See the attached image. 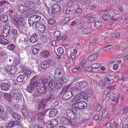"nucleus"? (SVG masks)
<instances>
[{"mask_svg":"<svg viewBox=\"0 0 128 128\" xmlns=\"http://www.w3.org/2000/svg\"><path fill=\"white\" fill-rule=\"evenodd\" d=\"M41 40L44 42L46 43L48 41V39L45 36H44L42 37Z\"/></svg>","mask_w":128,"mask_h":128,"instance_id":"54","label":"nucleus"},{"mask_svg":"<svg viewBox=\"0 0 128 128\" xmlns=\"http://www.w3.org/2000/svg\"><path fill=\"white\" fill-rule=\"evenodd\" d=\"M24 72L26 75H29L31 74L30 71L28 70H24Z\"/></svg>","mask_w":128,"mask_h":128,"instance_id":"63","label":"nucleus"},{"mask_svg":"<svg viewBox=\"0 0 128 128\" xmlns=\"http://www.w3.org/2000/svg\"><path fill=\"white\" fill-rule=\"evenodd\" d=\"M119 97V96L117 94H114L113 98H112V102L114 104H116L118 101V100Z\"/></svg>","mask_w":128,"mask_h":128,"instance_id":"36","label":"nucleus"},{"mask_svg":"<svg viewBox=\"0 0 128 128\" xmlns=\"http://www.w3.org/2000/svg\"><path fill=\"white\" fill-rule=\"evenodd\" d=\"M24 78V76L23 75H20L17 78V81L18 82H22Z\"/></svg>","mask_w":128,"mask_h":128,"instance_id":"45","label":"nucleus"},{"mask_svg":"<svg viewBox=\"0 0 128 128\" xmlns=\"http://www.w3.org/2000/svg\"><path fill=\"white\" fill-rule=\"evenodd\" d=\"M79 95L85 99L88 98L87 94L84 92H81L80 93Z\"/></svg>","mask_w":128,"mask_h":128,"instance_id":"47","label":"nucleus"},{"mask_svg":"<svg viewBox=\"0 0 128 128\" xmlns=\"http://www.w3.org/2000/svg\"><path fill=\"white\" fill-rule=\"evenodd\" d=\"M94 25L96 28L100 29L101 28L102 26V23L100 21H96L95 22Z\"/></svg>","mask_w":128,"mask_h":128,"instance_id":"41","label":"nucleus"},{"mask_svg":"<svg viewBox=\"0 0 128 128\" xmlns=\"http://www.w3.org/2000/svg\"><path fill=\"white\" fill-rule=\"evenodd\" d=\"M58 122L56 119H54L51 121L47 122L46 126L47 128H53L57 125Z\"/></svg>","mask_w":128,"mask_h":128,"instance_id":"7","label":"nucleus"},{"mask_svg":"<svg viewBox=\"0 0 128 128\" xmlns=\"http://www.w3.org/2000/svg\"><path fill=\"white\" fill-rule=\"evenodd\" d=\"M6 109L10 113L12 114L13 113L12 109L10 106L6 107Z\"/></svg>","mask_w":128,"mask_h":128,"instance_id":"59","label":"nucleus"},{"mask_svg":"<svg viewBox=\"0 0 128 128\" xmlns=\"http://www.w3.org/2000/svg\"><path fill=\"white\" fill-rule=\"evenodd\" d=\"M42 45L41 44H36L33 47H35L36 48V49L38 50H40L42 49Z\"/></svg>","mask_w":128,"mask_h":128,"instance_id":"53","label":"nucleus"},{"mask_svg":"<svg viewBox=\"0 0 128 128\" xmlns=\"http://www.w3.org/2000/svg\"><path fill=\"white\" fill-rule=\"evenodd\" d=\"M36 26L37 30L41 32L44 33L46 30L45 26L40 22H37L36 24Z\"/></svg>","mask_w":128,"mask_h":128,"instance_id":"6","label":"nucleus"},{"mask_svg":"<svg viewBox=\"0 0 128 128\" xmlns=\"http://www.w3.org/2000/svg\"><path fill=\"white\" fill-rule=\"evenodd\" d=\"M86 93L87 94L88 98V97H89L92 95L93 93L91 90L88 89V90L87 93Z\"/></svg>","mask_w":128,"mask_h":128,"instance_id":"56","label":"nucleus"},{"mask_svg":"<svg viewBox=\"0 0 128 128\" xmlns=\"http://www.w3.org/2000/svg\"><path fill=\"white\" fill-rule=\"evenodd\" d=\"M51 53L48 50H44L40 52V55L43 58H46L50 55Z\"/></svg>","mask_w":128,"mask_h":128,"instance_id":"13","label":"nucleus"},{"mask_svg":"<svg viewBox=\"0 0 128 128\" xmlns=\"http://www.w3.org/2000/svg\"><path fill=\"white\" fill-rule=\"evenodd\" d=\"M22 111L23 115L24 116H27L28 115L29 112L27 110L26 106H23Z\"/></svg>","mask_w":128,"mask_h":128,"instance_id":"26","label":"nucleus"},{"mask_svg":"<svg viewBox=\"0 0 128 128\" xmlns=\"http://www.w3.org/2000/svg\"><path fill=\"white\" fill-rule=\"evenodd\" d=\"M61 34L59 30H57L56 31L54 34V37H58L56 38V40H59L61 39V38L60 37V36L61 35Z\"/></svg>","mask_w":128,"mask_h":128,"instance_id":"29","label":"nucleus"},{"mask_svg":"<svg viewBox=\"0 0 128 128\" xmlns=\"http://www.w3.org/2000/svg\"><path fill=\"white\" fill-rule=\"evenodd\" d=\"M99 55V54L98 53H96L90 55L88 57V60L90 61L94 60L97 59Z\"/></svg>","mask_w":128,"mask_h":128,"instance_id":"18","label":"nucleus"},{"mask_svg":"<svg viewBox=\"0 0 128 128\" xmlns=\"http://www.w3.org/2000/svg\"><path fill=\"white\" fill-rule=\"evenodd\" d=\"M20 122H19L12 121L9 123L6 124V126L7 128H10L11 127H13L14 125H17L18 126H20ZM20 126H19L18 127L20 128Z\"/></svg>","mask_w":128,"mask_h":128,"instance_id":"12","label":"nucleus"},{"mask_svg":"<svg viewBox=\"0 0 128 128\" xmlns=\"http://www.w3.org/2000/svg\"><path fill=\"white\" fill-rule=\"evenodd\" d=\"M78 106L80 108V109H82L86 108L87 106V104L84 101H81L78 102Z\"/></svg>","mask_w":128,"mask_h":128,"instance_id":"21","label":"nucleus"},{"mask_svg":"<svg viewBox=\"0 0 128 128\" xmlns=\"http://www.w3.org/2000/svg\"><path fill=\"white\" fill-rule=\"evenodd\" d=\"M74 4L72 0H70L68 2L67 4V6L68 7H70L72 6Z\"/></svg>","mask_w":128,"mask_h":128,"instance_id":"64","label":"nucleus"},{"mask_svg":"<svg viewBox=\"0 0 128 128\" xmlns=\"http://www.w3.org/2000/svg\"><path fill=\"white\" fill-rule=\"evenodd\" d=\"M101 66L100 64L98 63H95L92 64L91 65V67L92 68H93V70H96V71L98 70V68L100 67Z\"/></svg>","mask_w":128,"mask_h":128,"instance_id":"38","label":"nucleus"},{"mask_svg":"<svg viewBox=\"0 0 128 128\" xmlns=\"http://www.w3.org/2000/svg\"><path fill=\"white\" fill-rule=\"evenodd\" d=\"M15 46L12 44H10L7 46V48L10 50H14L15 48Z\"/></svg>","mask_w":128,"mask_h":128,"instance_id":"50","label":"nucleus"},{"mask_svg":"<svg viewBox=\"0 0 128 128\" xmlns=\"http://www.w3.org/2000/svg\"><path fill=\"white\" fill-rule=\"evenodd\" d=\"M8 19V16L5 15L2 16H0V20L3 22H7Z\"/></svg>","mask_w":128,"mask_h":128,"instance_id":"39","label":"nucleus"},{"mask_svg":"<svg viewBox=\"0 0 128 128\" xmlns=\"http://www.w3.org/2000/svg\"><path fill=\"white\" fill-rule=\"evenodd\" d=\"M105 79L106 81L110 82V84L114 82V80L113 79H112L110 80L108 77H106L105 78Z\"/></svg>","mask_w":128,"mask_h":128,"instance_id":"60","label":"nucleus"},{"mask_svg":"<svg viewBox=\"0 0 128 128\" xmlns=\"http://www.w3.org/2000/svg\"><path fill=\"white\" fill-rule=\"evenodd\" d=\"M109 109L108 108H104L102 112V116L103 118H105L108 112Z\"/></svg>","mask_w":128,"mask_h":128,"instance_id":"30","label":"nucleus"},{"mask_svg":"<svg viewBox=\"0 0 128 128\" xmlns=\"http://www.w3.org/2000/svg\"><path fill=\"white\" fill-rule=\"evenodd\" d=\"M107 84L106 82H104L102 80H100L99 82V84L100 86H105Z\"/></svg>","mask_w":128,"mask_h":128,"instance_id":"51","label":"nucleus"},{"mask_svg":"<svg viewBox=\"0 0 128 128\" xmlns=\"http://www.w3.org/2000/svg\"><path fill=\"white\" fill-rule=\"evenodd\" d=\"M38 35L35 34L32 36L30 38V40L32 43H34L38 40Z\"/></svg>","mask_w":128,"mask_h":128,"instance_id":"31","label":"nucleus"},{"mask_svg":"<svg viewBox=\"0 0 128 128\" xmlns=\"http://www.w3.org/2000/svg\"><path fill=\"white\" fill-rule=\"evenodd\" d=\"M96 19L95 18L93 17H91L88 20V23H90L91 22H92L96 20Z\"/></svg>","mask_w":128,"mask_h":128,"instance_id":"57","label":"nucleus"},{"mask_svg":"<svg viewBox=\"0 0 128 128\" xmlns=\"http://www.w3.org/2000/svg\"><path fill=\"white\" fill-rule=\"evenodd\" d=\"M6 114L4 111V108L2 106H0V117L4 118L6 117Z\"/></svg>","mask_w":128,"mask_h":128,"instance_id":"23","label":"nucleus"},{"mask_svg":"<svg viewBox=\"0 0 128 128\" xmlns=\"http://www.w3.org/2000/svg\"><path fill=\"white\" fill-rule=\"evenodd\" d=\"M110 14H108L103 16L102 18L104 20H106L109 19L110 18Z\"/></svg>","mask_w":128,"mask_h":128,"instance_id":"49","label":"nucleus"},{"mask_svg":"<svg viewBox=\"0 0 128 128\" xmlns=\"http://www.w3.org/2000/svg\"><path fill=\"white\" fill-rule=\"evenodd\" d=\"M75 12L78 14H82V10L81 8H77L76 10L75 11Z\"/></svg>","mask_w":128,"mask_h":128,"instance_id":"62","label":"nucleus"},{"mask_svg":"<svg viewBox=\"0 0 128 128\" xmlns=\"http://www.w3.org/2000/svg\"><path fill=\"white\" fill-rule=\"evenodd\" d=\"M58 52L60 54H62L64 52V50L62 47L58 48L57 50Z\"/></svg>","mask_w":128,"mask_h":128,"instance_id":"61","label":"nucleus"},{"mask_svg":"<svg viewBox=\"0 0 128 128\" xmlns=\"http://www.w3.org/2000/svg\"><path fill=\"white\" fill-rule=\"evenodd\" d=\"M81 88H86L88 85V83L87 82L85 81H83L80 82Z\"/></svg>","mask_w":128,"mask_h":128,"instance_id":"43","label":"nucleus"},{"mask_svg":"<svg viewBox=\"0 0 128 128\" xmlns=\"http://www.w3.org/2000/svg\"><path fill=\"white\" fill-rule=\"evenodd\" d=\"M41 17L40 16L36 15H32L28 18V23L30 26H32L33 24L40 21Z\"/></svg>","mask_w":128,"mask_h":128,"instance_id":"2","label":"nucleus"},{"mask_svg":"<svg viewBox=\"0 0 128 128\" xmlns=\"http://www.w3.org/2000/svg\"><path fill=\"white\" fill-rule=\"evenodd\" d=\"M81 88L80 82H79L76 84L74 87L71 89V90L73 92H74L75 93L80 90Z\"/></svg>","mask_w":128,"mask_h":128,"instance_id":"15","label":"nucleus"},{"mask_svg":"<svg viewBox=\"0 0 128 128\" xmlns=\"http://www.w3.org/2000/svg\"><path fill=\"white\" fill-rule=\"evenodd\" d=\"M13 19L14 20V22L16 26L18 27H20L23 20L22 18L20 16L16 15L14 17Z\"/></svg>","mask_w":128,"mask_h":128,"instance_id":"4","label":"nucleus"},{"mask_svg":"<svg viewBox=\"0 0 128 128\" xmlns=\"http://www.w3.org/2000/svg\"><path fill=\"white\" fill-rule=\"evenodd\" d=\"M58 112V110L56 108H54L52 109L50 112V116L51 117L54 116L57 114Z\"/></svg>","mask_w":128,"mask_h":128,"instance_id":"27","label":"nucleus"},{"mask_svg":"<svg viewBox=\"0 0 128 128\" xmlns=\"http://www.w3.org/2000/svg\"><path fill=\"white\" fill-rule=\"evenodd\" d=\"M48 23L50 25H52V24H54L56 23V22L54 20L51 18L50 19L48 20Z\"/></svg>","mask_w":128,"mask_h":128,"instance_id":"55","label":"nucleus"},{"mask_svg":"<svg viewBox=\"0 0 128 128\" xmlns=\"http://www.w3.org/2000/svg\"><path fill=\"white\" fill-rule=\"evenodd\" d=\"M0 87L2 90L7 91L10 88V85L8 83H4L1 84Z\"/></svg>","mask_w":128,"mask_h":128,"instance_id":"20","label":"nucleus"},{"mask_svg":"<svg viewBox=\"0 0 128 128\" xmlns=\"http://www.w3.org/2000/svg\"><path fill=\"white\" fill-rule=\"evenodd\" d=\"M112 48V46L108 45L104 48L102 49V50L104 51H108Z\"/></svg>","mask_w":128,"mask_h":128,"instance_id":"48","label":"nucleus"},{"mask_svg":"<svg viewBox=\"0 0 128 128\" xmlns=\"http://www.w3.org/2000/svg\"><path fill=\"white\" fill-rule=\"evenodd\" d=\"M81 67H78L76 68L73 69L72 71L76 73L78 72H80L81 70L82 71L84 70V69H83L81 68Z\"/></svg>","mask_w":128,"mask_h":128,"instance_id":"46","label":"nucleus"},{"mask_svg":"<svg viewBox=\"0 0 128 128\" xmlns=\"http://www.w3.org/2000/svg\"><path fill=\"white\" fill-rule=\"evenodd\" d=\"M67 81V80L66 77H60L55 81L54 87L56 89L60 88L62 87L63 84L66 82Z\"/></svg>","mask_w":128,"mask_h":128,"instance_id":"1","label":"nucleus"},{"mask_svg":"<svg viewBox=\"0 0 128 128\" xmlns=\"http://www.w3.org/2000/svg\"><path fill=\"white\" fill-rule=\"evenodd\" d=\"M44 116L42 113H40L37 115V119L39 122H40L43 120Z\"/></svg>","mask_w":128,"mask_h":128,"instance_id":"40","label":"nucleus"},{"mask_svg":"<svg viewBox=\"0 0 128 128\" xmlns=\"http://www.w3.org/2000/svg\"><path fill=\"white\" fill-rule=\"evenodd\" d=\"M81 97L78 95H76L73 99L70 100L71 102H73L81 100Z\"/></svg>","mask_w":128,"mask_h":128,"instance_id":"42","label":"nucleus"},{"mask_svg":"<svg viewBox=\"0 0 128 128\" xmlns=\"http://www.w3.org/2000/svg\"><path fill=\"white\" fill-rule=\"evenodd\" d=\"M12 117L13 118L16 120V121H17V120H19L22 118L21 117L16 113H14L12 114Z\"/></svg>","mask_w":128,"mask_h":128,"instance_id":"34","label":"nucleus"},{"mask_svg":"<svg viewBox=\"0 0 128 128\" xmlns=\"http://www.w3.org/2000/svg\"><path fill=\"white\" fill-rule=\"evenodd\" d=\"M68 117L72 119H75L76 118V115L75 112H74L73 110L70 113Z\"/></svg>","mask_w":128,"mask_h":128,"instance_id":"44","label":"nucleus"},{"mask_svg":"<svg viewBox=\"0 0 128 128\" xmlns=\"http://www.w3.org/2000/svg\"><path fill=\"white\" fill-rule=\"evenodd\" d=\"M41 84L44 86L46 88H48V90L50 91H52L53 90V88L52 87V83L51 82H50V81L46 79H44L43 81H41Z\"/></svg>","mask_w":128,"mask_h":128,"instance_id":"3","label":"nucleus"},{"mask_svg":"<svg viewBox=\"0 0 128 128\" xmlns=\"http://www.w3.org/2000/svg\"><path fill=\"white\" fill-rule=\"evenodd\" d=\"M50 61H48V62L44 61L41 64L42 68L44 69H46L49 67L51 64Z\"/></svg>","mask_w":128,"mask_h":128,"instance_id":"17","label":"nucleus"},{"mask_svg":"<svg viewBox=\"0 0 128 128\" xmlns=\"http://www.w3.org/2000/svg\"><path fill=\"white\" fill-rule=\"evenodd\" d=\"M0 4H1V6H5L6 4H8V2L4 0L0 2Z\"/></svg>","mask_w":128,"mask_h":128,"instance_id":"58","label":"nucleus"},{"mask_svg":"<svg viewBox=\"0 0 128 128\" xmlns=\"http://www.w3.org/2000/svg\"><path fill=\"white\" fill-rule=\"evenodd\" d=\"M6 26H5V28L4 29L3 34V36H6L9 34L10 30L9 27L8 26V28L6 29Z\"/></svg>","mask_w":128,"mask_h":128,"instance_id":"35","label":"nucleus"},{"mask_svg":"<svg viewBox=\"0 0 128 128\" xmlns=\"http://www.w3.org/2000/svg\"><path fill=\"white\" fill-rule=\"evenodd\" d=\"M60 9L59 4L56 3L54 4L52 7V12L53 14L58 12Z\"/></svg>","mask_w":128,"mask_h":128,"instance_id":"8","label":"nucleus"},{"mask_svg":"<svg viewBox=\"0 0 128 128\" xmlns=\"http://www.w3.org/2000/svg\"><path fill=\"white\" fill-rule=\"evenodd\" d=\"M72 96V94L71 91H68L64 93L62 96V98L64 100H67L71 98Z\"/></svg>","mask_w":128,"mask_h":128,"instance_id":"10","label":"nucleus"},{"mask_svg":"<svg viewBox=\"0 0 128 128\" xmlns=\"http://www.w3.org/2000/svg\"><path fill=\"white\" fill-rule=\"evenodd\" d=\"M36 88L38 92L40 93L45 92L46 90V88L41 84V81H39L36 86Z\"/></svg>","mask_w":128,"mask_h":128,"instance_id":"5","label":"nucleus"},{"mask_svg":"<svg viewBox=\"0 0 128 128\" xmlns=\"http://www.w3.org/2000/svg\"><path fill=\"white\" fill-rule=\"evenodd\" d=\"M128 111V107L126 106L122 108L119 111L118 114L120 115H122L125 114Z\"/></svg>","mask_w":128,"mask_h":128,"instance_id":"25","label":"nucleus"},{"mask_svg":"<svg viewBox=\"0 0 128 128\" xmlns=\"http://www.w3.org/2000/svg\"><path fill=\"white\" fill-rule=\"evenodd\" d=\"M63 71L61 69H56L54 70V77L57 78V77H60V75L62 74Z\"/></svg>","mask_w":128,"mask_h":128,"instance_id":"19","label":"nucleus"},{"mask_svg":"<svg viewBox=\"0 0 128 128\" xmlns=\"http://www.w3.org/2000/svg\"><path fill=\"white\" fill-rule=\"evenodd\" d=\"M28 3V2H26V3L25 4V6L24 7L21 5H20L18 6V8L20 11L22 12H26L27 11V12H29V8L27 7V6H28V4H27Z\"/></svg>","mask_w":128,"mask_h":128,"instance_id":"11","label":"nucleus"},{"mask_svg":"<svg viewBox=\"0 0 128 128\" xmlns=\"http://www.w3.org/2000/svg\"><path fill=\"white\" fill-rule=\"evenodd\" d=\"M38 80V76H35L30 80V82L37 86Z\"/></svg>","mask_w":128,"mask_h":128,"instance_id":"32","label":"nucleus"},{"mask_svg":"<svg viewBox=\"0 0 128 128\" xmlns=\"http://www.w3.org/2000/svg\"><path fill=\"white\" fill-rule=\"evenodd\" d=\"M4 94L3 96L8 101L10 102H12V96L11 94L6 93H4Z\"/></svg>","mask_w":128,"mask_h":128,"instance_id":"28","label":"nucleus"},{"mask_svg":"<svg viewBox=\"0 0 128 128\" xmlns=\"http://www.w3.org/2000/svg\"><path fill=\"white\" fill-rule=\"evenodd\" d=\"M13 96L16 100L19 102H20L22 100V96L20 93L18 92L14 93Z\"/></svg>","mask_w":128,"mask_h":128,"instance_id":"14","label":"nucleus"},{"mask_svg":"<svg viewBox=\"0 0 128 128\" xmlns=\"http://www.w3.org/2000/svg\"><path fill=\"white\" fill-rule=\"evenodd\" d=\"M45 106V103L44 101H41L38 106V110L42 111L44 108Z\"/></svg>","mask_w":128,"mask_h":128,"instance_id":"33","label":"nucleus"},{"mask_svg":"<svg viewBox=\"0 0 128 128\" xmlns=\"http://www.w3.org/2000/svg\"><path fill=\"white\" fill-rule=\"evenodd\" d=\"M80 59L81 63V65L80 66L81 67V68L83 69H84V64L86 63V60L84 58H80Z\"/></svg>","mask_w":128,"mask_h":128,"instance_id":"37","label":"nucleus"},{"mask_svg":"<svg viewBox=\"0 0 128 128\" xmlns=\"http://www.w3.org/2000/svg\"><path fill=\"white\" fill-rule=\"evenodd\" d=\"M9 43V42L7 40L5 39L2 36L0 35V44L6 45Z\"/></svg>","mask_w":128,"mask_h":128,"instance_id":"24","label":"nucleus"},{"mask_svg":"<svg viewBox=\"0 0 128 128\" xmlns=\"http://www.w3.org/2000/svg\"><path fill=\"white\" fill-rule=\"evenodd\" d=\"M92 28H82V34H88L92 32Z\"/></svg>","mask_w":128,"mask_h":128,"instance_id":"22","label":"nucleus"},{"mask_svg":"<svg viewBox=\"0 0 128 128\" xmlns=\"http://www.w3.org/2000/svg\"><path fill=\"white\" fill-rule=\"evenodd\" d=\"M69 18L68 17L66 18L62 19L61 20V22L62 23H66L68 21Z\"/></svg>","mask_w":128,"mask_h":128,"instance_id":"52","label":"nucleus"},{"mask_svg":"<svg viewBox=\"0 0 128 128\" xmlns=\"http://www.w3.org/2000/svg\"><path fill=\"white\" fill-rule=\"evenodd\" d=\"M36 85L31 83L28 84L27 88V90L28 92L30 93H32L34 91V88L36 87Z\"/></svg>","mask_w":128,"mask_h":128,"instance_id":"16","label":"nucleus"},{"mask_svg":"<svg viewBox=\"0 0 128 128\" xmlns=\"http://www.w3.org/2000/svg\"><path fill=\"white\" fill-rule=\"evenodd\" d=\"M6 70L12 74H14L16 71V68L14 66H7L6 68Z\"/></svg>","mask_w":128,"mask_h":128,"instance_id":"9","label":"nucleus"}]
</instances>
